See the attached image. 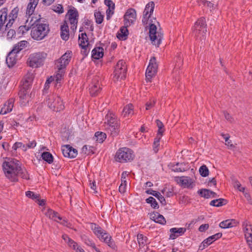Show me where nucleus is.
Here are the masks:
<instances>
[{
    "instance_id": "f257e3e1",
    "label": "nucleus",
    "mask_w": 252,
    "mask_h": 252,
    "mask_svg": "<svg viewBox=\"0 0 252 252\" xmlns=\"http://www.w3.org/2000/svg\"><path fill=\"white\" fill-rule=\"evenodd\" d=\"M16 159L4 161L2 163V169L6 177L10 181L17 182L18 176L22 179L29 180L30 176L27 170L22 168Z\"/></svg>"
},
{
    "instance_id": "f03ea898",
    "label": "nucleus",
    "mask_w": 252,
    "mask_h": 252,
    "mask_svg": "<svg viewBox=\"0 0 252 252\" xmlns=\"http://www.w3.org/2000/svg\"><path fill=\"white\" fill-rule=\"evenodd\" d=\"M33 17H31L29 23L31 29V36L34 40H42L50 31L49 25L44 23L40 18L33 20Z\"/></svg>"
},
{
    "instance_id": "7ed1b4c3",
    "label": "nucleus",
    "mask_w": 252,
    "mask_h": 252,
    "mask_svg": "<svg viewBox=\"0 0 252 252\" xmlns=\"http://www.w3.org/2000/svg\"><path fill=\"white\" fill-rule=\"evenodd\" d=\"M105 129L113 136L118 135L119 131L120 123L115 115L109 112L105 117Z\"/></svg>"
},
{
    "instance_id": "20e7f679",
    "label": "nucleus",
    "mask_w": 252,
    "mask_h": 252,
    "mask_svg": "<svg viewBox=\"0 0 252 252\" xmlns=\"http://www.w3.org/2000/svg\"><path fill=\"white\" fill-rule=\"evenodd\" d=\"M47 57L44 52H37L31 54L27 60L28 65L32 68H37L43 65Z\"/></svg>"
},
{
    "instance_id": "39448f33",
    "label": "nucleus",
    "mask_w": 252,
    "mask_h": 252,
    "mask_svg": "<svg viewBox=\"0 0 252 252\" xmlns=\"http://www.w3.org/2000/svg\"><path fill=\"white\" fill-rule=\"evenodd\" d=\"M135 157L133 151L128 148H120L116 154V160L120 162H126L133 160Z\"/></svg>"
},
{
    "instance_id": "423d86ee",
    "label": "nucleus",
    "mask_w": 252,
    "mask_h": 252,
    "mask_svg": "<svg viewBox=\"0 0 252 252\" xmlns=\"http://www.w3.org/2000/svg\"><path fill=\"white\" fill-rule=\"evenodd\" d=\"M126 62L123 60L119 61L115 67L113 72L114 81L125 79L126 77Z\"/></svg>"
},
{
    "instance_id": "0eeeda50",
    "label": "nucleus",
    "mask_w": 252,
    "mask_h": 252,
    "mask_svg": "<svg viewBox=\"0 0 252 252\" xmlns=\"http://www.w3.org/2000/svg\"><path fill=\"white\" fill-rule=\"evenodd\" d=\"M207 32V24L204 17H201L195 22L194 26L193 32L196 36L201 35L202 39H204Z\"/></svg>"
},
{
    "instance_id": "6e6552de",
    "label": "nucleus",
    "mask_w": 252,
    "mask_h": 252,
    "mask_svg": "<svg viewBox=\"0 0 252 252\" xmlns=\"http://www.w3.org/2000/svg\"><path fill=\"white\" fill-rule=\"evenodd\" d=\"M149 36L152 43L156 46H158L160 44L163 35L157 32V27L153 23V21L150 19Z\"/></svg>"
},
{
    "instance_id": "1a4fd4ad",
    "label": "nucleus",
    "mask_w": 252,
    "mask_h": 252,
    "mask_svg": "<svg viewBox=\"0 0 252 252\" xmlns=\"http://www.w3.org/2000/svg\"><path fill=\"white\" fill-rule=\"evenodd\" d=\"M158 68V64L156 62V58L153 57L150 60L149 65L146 71L147 82H151L153 77L156 75Z\"/></svg>"
},
{
    "instance_id": "9d476101",
    "label": "nucleus",
    "mask_w": 252,
    "mask_h": 252,
    "mask_svg": "<svg viewBox=\"0 0 252 252\" xmlns=\"http://www.w3.org/2000/svg\"><path fill=\"white\" fill-rule=\"evenodd\" d=\"M68 16V20L71 25L70 29L74 32L77 28L78 23L79 13L77 9L73 7L72 9H70L66 15Z\"/></svg>"
},
{
    "instance_id": "9b49d317",
    "label": "nucleus",
    "mask_w": 252,
    "mask_h": 252,
    "mask_svg": "<svg viewBox=\"0 0 252 252\" xmlns=\"http://www.w3.org/2000/svg\"><path fill=\"white\" fill-rule=\"evenodd\" d=\"M125 25L129 27L131 24H133L136 19V10L133 8L127 9L124 16Z\"/></svg>"
},
{
    "instance_id": "f8f14e48",
    "label": "nucleus",
    "mask_w": 252,
    "mask_h": 252,
    "mask_svg": "<svg viewBox=\"0 0 252 252\" xmlns=\"http://www.w3.org/2000/svg\"><path fill=\"white\" fill-rule=\"evenodd\" d=\"M72 52L67 51L65 52L59 60L56 62L57 67H62L65 69L66 66L69 64L72 57Z\"/></svg>"
},
{
    "instance_id": "ddd939ff",
    "label": "nucleus",
    "mask_w": 252,
    "mask_h": 252,
    "mask_svg": "<svg viewBox=\"0 0 252 252\" xmlns=\"http://www.w3.org/2000/svg\"><path fill=\"white\" fill-rule=\"evenodd\" d=\"M155 7V3L154 1H151L148 2L143 12L142 22L144 24H147L149 18L153 13Z\"/></svg>"
},
{
    "instance_id": "4468645a",
    "label": "nucleus",
    "mask_w": 252,
    "mask_h": 252,
    "mask_svg": "<svg viewBox=\"0 0 252 252\" xmlns=\"http://www.w3.org/2000/svg\"><path fill=\"white\" fill-rule=\"evenodd\" d=\"M244 227V231L245 233V238L247 242L249 244L251 250L252 251V228L251 224H248L247 221H245L243 223Z\"/></svg>"
},
{
    "instance_id": "2eb2a0df",
    "label": "nucleus",
    "mask_w": 252,
    "mask_h": 252,
    "mask_svg": "<svg viewBox=\"0 0 252 252\" xmlns=\"http://www.w3.org/2000/svg\"><path fill=\"white\" fill-rule=\"evenodd\" d=\"M99 239L106 243L109 247L115 250L117 248L114 241L112 240L111 236L104 230V233L99 234L97 236Z\"/></svg>"
},
{
    "instance_id": "dca6fc26",
    "label": "nucleus",
    "mask_w": 252,
    "mask_h": 252,
    "mask_svg": "<svg viewBox=\"0 0 252 252\" xmlns=\"http://www.w3.org/2000/svg\"><path fill=\"white\" fill-rule=\"evenodd\" d=\"M18 95L19 96L21 103L22 105H25L29 101L32 94H29V92L26 90H20Z\"/></svg>"
},
{
    "instance_id": "f3484780",
    "label": "nucleus",
    "mask_w": 252,
    "mask_h": 252,
    "mask_svg": "<svg viewBox=\"0 0 252 252\" xmlns=\"http://www.w3.org/2000/svg\"><path fill=\"white\" fill-rule=\"evenodd\" d=\"M89 91L92 96H95L100 93V88L98 81L94 80L90 86Z\"/></svg>"
},
{
    "instance_id": "a211bd4d",
    "label": "nucleus",
    "mask_w": 252,
    "mask_h": 252,
    "mask_svg": "<svg viewBox=\"0 0 252 252\" xmlns=\"http://www.w3.org/2000/svg\"><path fill=\"white\" fill-rule=\"evenodd\" d=\"M14 99L10 98L3 105L0 111V114L4 115L11 112L14 106Z\"/></svg>"
},
{
    "instance_id": "6ab92c4d",
    "label": "nucleus",
    "mask_w": 252,
    "mask_h": 252,
    "mask_svg": "<svg viewBox=\"0 0 252 252\" xmlns=\"http://www.w3.org/2000/svg\"><path fill=\"white\" fill-rule=\"evenodd\" d=\"M19 12V8L17 6L14 8L8 15L9 21L6 25V29H9L10 28L15 19L18 16V13Z\"/></svg>"
},
{
    "instance_id": "aec40b11",
    "label": "nucleus",
    "mask_w": 252,
    "mask_h": 252,
    "mask_svg": "<svg viewBox=\"0 0 252 252\" xmlns=\"http://www.w3.org/2000/svg\"><path fill=\"white\" fill-rule=\"evenodd\" d=\"M186 231V228H172L170 229V232H171L170 239H175L178 236L184 234Z\"/></svg>"
},
{
    "instance_id": "412c9836",
    "label": "nucleus",
    "mask_w": 252,
    "mask_h": 252,
    "mask_svg": "<svg viewBox=\"0 0 252 252\" xmlns=\"http://www.w3.org/2000/svg\"><path fill=\"white\" fill-rule=\"evenodd\" d=\"M69 28L66 21L61 27V36L63 40L67 41L69 38Z\"/></svg>"
},
{
    "instance_id": "4be33fe9",
    "label": "nucleus",
    "mask_w": 252,
    "mask_h": 252,
    "mask_svg": "<svg viewBox=\"0 0 252 252\" xmlns=\"http://www.w3.org/2000/svg\"><path fill=\"white\" fill-rule=\"evenodd\" d=\"M16 54L11 51L8 54L6 58V63L8 67H13L16 63Z\"/></svg>"
},
{
    "instance_id": "5701e85b",
    "label": "nucleus",
    "mask_w": 252,
    "mask_h": 252,
    "mask_svg": "<svg viewBox=\"0 0 252 252\" xmlns=\"http://www.w3.org/2000/svg\"><path fill=\"white\" fill-rule=\"evenodd\" d=\"M45 214L46 216L49 217L50 219H52L58 222H60L59 221L62 220V218L60 216L59 214L52 209H48Z\"/></svg>"
},
{
    "instance_id": "b1692460",
    "label": "nucleus",
    "mask_w": 252,
    "mask_h": 252,
    "mask_svg": "<svg viewBox=\"0 0 252 252\" xmlns=\"http://www.w3.org/2000/svg\"><path fill=\"white\" fill-rule=\"evenodd\" d=\"M39 0H30L26 10V14L31 16L34 11Z\"/></svg>"
},
{
    "instance_id": "393cba45",
    "label": "nucleus",
    "mask_w": 252,
    "mask_h": 252,
    "mask_svg": "<svg viewBox=\"0 0 252 252\" xmlns=\"http://www.w3.org/2000/svg\"><path fill=\"white\" fill-rule=\"evenodd\" d=\"M238 223V221L234 219L226 220L221 221L219 226L222 228H227L235 226Z\"/></svg>"
},
{
    "instance_id": "a878e982",
    "label": "nucleus",
    "mask_w": 252,
    "mask_h": 252,
    "mask_svg": "<svg viewBox=\"0 0 252 252\" xmlns=\"http://www.w3.org/2000/svg\"><path fill=\"white\" fill-rule=\"evenodd\" d=\"M103 48L101 47L94 48L92 51V57L95 60L102 58L104 55Z\"/></svg>"
},
{
    "instance_id": "bb28decb",
    "label": "nucleus",
    "mask_w": 252,
    "mask_h": 252,
    "mask_svg": "<svg viewBox=\"0 0 252 252\" xmlns=\"http://www.w3.org/2000/svg\"><path fill=\"white\" fill-rule=\"evenodd\" d=\"M58 70L56 73V75L54 77L55 78L56 86L57 87L58 84L59 86H61V80L63 78V77L65 72V69L62 68V67H57Z\"/></svg>"
},
{
    "instance_id": "cd10ccee",
    "label": "nucleus",
    "mask_w": 252,
    "mask_h": 252,
    "mask_svg": "<svg viewBox=\"0 0 252 252\" xmlns=\"http://www.w3.org/2000/svg\"><path fill=\"white\" fill-rule=\"evenodd\" d=\"M151 216L153 220L157 223H158L161 224H165L166 223V220L164 217L158 212H154L151 215Z\"/></svg>"
},
{
    "instance_id": "c85d7f7f",
    "label": "nucleus",
    "mask_w": 252,
    "mask_h": 252,
    "mask_svg": "<svg viewBox=\"0 0 252 252\" xmlns=\"http://www.w3.org/2000/svg\"><path fill=\"white\" fill-rule=\"evenodd\" d=\"M127 26L122 27L120 29L121 32H118L117 34V37L118 39L121 40H125L127 39L128 34V31L127 29Z\"/></svg>"
},
{
    "instance_id": "c756f323",
    "label": "nucleus",
    "mask_w": 252,
    "mask_h": 252,
    "mask_svg": "<svg viewBox=\"0 0 252 252\" xmlns=\"http://www.w3.org/2000/svg\"><path fill=\"white\" fill-rule=\"evenodd\" d=\"M7 7H3L0 10V31L7 20Z\"/></svg>"
},
{
    "instance_id": "7c9ffc66",
    "label": "nucleus",
    "mask_w": 252,
    "mask_h": 252,
    "mask_svg": "<svg viewBox=\"0 0 252 252\" xmlns=\"http://www.w3.org/2000/svg\"><path fill=\"white\" fill-rule=\"evenodd\" d=\"M28 43V42L26 40L21 41L17 44L15 45L11 51L15 54H17L22 50L24 49L27 46Z\"/></svg>"
},
{
    "instance_id": "2f4dec72",
    "label": "nucleus",
    "mask_w": 252,
    "mask_h": 252,
    "mask_svg": "<svg viewBox=\"0 0 252 252\" xmlns=\"http://www.w3.org/2000/svg\"><path fill=\"white\" fill-rule=\"evenodd\" d=\"M172 170L174 172H184L187 171L188 169L186 164L184 162H177L176 164L172 165Z\"/></svg>"
},
{
    "instance_id": "473e14b6",
    "label": "nucleus",
    "mask_w": 252,
    "mask_h": 252,
    "mask_svg": "<svg viewBox=\"0 0 252 252\" xmlns=\"http://www.w3.org/2000/svg\"><path fill=\"white\" fill-rule=\"evenodd\" d=\"M53 105H55V110H53L54 111L59 112L63 110L64 108L63 103L61 98L57 95L56 98V101H55Z\"/></svg>"
},
{
    "instance_id": "72a5a7b5",
    "label": "nucleus",
    "mask_w": 252,
    "mask_h": 252,
    "mask_svg": "<svg viewBox=\"0 0 252 252\" xmlns=\"http://www.w3.org/2000/svg\"><path fill=\"white\" fill-rule=\"evenodd\" d=\"M227 200L223 198H219L212 200L210 203V205L215 207H220L227 203Z\"/></svg>"
},
{
    "instance_id": "f704fd0d",
    "label": "nucleus",
    "mask_w": 252,
    "mask_h": 252,
    "mask_svg": "<svg viewBox=\"0 0 252 252\" xmlns=\"http://www.w3.org/2000/svg\"><path fill=\"white\" fill-rule=\"evenodd\" d=\"M133 114V106L132 104H129L124 107L122 115L124 117L128 116L130 115Z\"/></svg>"
},
{
    "instance_id": "c9c22d12",
    "label": "nucleus",
    "mask_w": 252,
    "mask_h": 252,
    "mask_svg": "<svg viewBox=\"0 0 252 252\" xmlns=\"http://www.w3.org/2000/svg\"><path fill=\"white\" fill-rule=\"evenodd\" d=\"M137 237V240L140 248L144 247L147 244L148 239L146 236L142 234H138Z\"/></svg>"
},
{
    "instance_id": "e433bc0d",
    "label": "nucleus",
    "mask_w": 252,
    "mask_h": 252,
    "mask_svg": "<svg viewBox=\"0 0 252 252\" xmlns=\"http://www.w3.org/2000/svg\"><path fill=\"white\" fill-rule=\"evenodd\" d=\"M78 41L80 46L89 44L88 38L87 33L85 32L79 35Z\"/></svg>"
},
{
    "instance_id": "4c0bfd02",
    "label": "nucleus",
    "mask_w": 252,
    "mask_h": 252,
    "mask_svg": "<svg viewBox=\"0 0 252 252\" xmlns=\"http://www.w3.org/2000/svg\"><path fill=\"white\" fill-rule=\"evenodd\" d=\"M222 236L221 233H217L213 235L209 236L207 239H205L204 241L207 243L208 246L211 245L213 242L221 238Z\"/></svg>"
},
{
    "instance_id": "58836bf2",
    "label": "nucleus",
    "mask_w": 252,
    "mask_h": 252,
    "mask_svg": "<svg viewBox=\"0 0 252 252\" xmlns=\"http://www.w3.org/2000/svg\"><path fill=\"white\" fill-rule=\"evenodd\" d=\"M41 157L44 160L49 164H51L53 162V156L50 152H44L41 155Z\"/></svg>"
},
{
    "instance_id": "ea45409f",
    "label": "nucleus",
    "mask_w": 252,
    "mask_h": 252,
    "mask_svg": "<svg viewBox=\"0 0 252 252\" xmlns=\"http://www.w3.org/2000/svg\"><path fill=\"white\" fill-rule=\"evenodd\" d=\"M56 98H57L56 95L51 94L48 96V99L46 100L48 106L52 110H55V106L53 104L56 101Z\"/></svg>"
},
{
    "instance_id": "a19ab883",
    "label": "nucleus",
    "mask_w": 252,
    "mask_h": 252,
    "mask_svg": "<svg viewBox=\"0 0 252 252\" xmlns=\"http://www.w3.org/2000/svg\"><path fill=\"white\" fill-rule=\"evenodd\" d=\"M91 228L97 236H98L99 234H102V233H104V230L96 223H92Z\"/></svg>"
},
{
    "instance_id": "79ce46f5",
    "label": "nucleus",
    "mask_w": 252,
    "mask_h": 252,
    "mask_svg": "<svg viewBox=\"0 0 252 252\" xmlns=\"http://www.w3.org/2000/svg\"><path fill=\"white\" fill-rule=\"evenodd\" d=\"M94 136L96 138V141L99 143H102L106 138V134L102 132L97 131Z\"/></svg>"
},
{
    "instance_id": "37998d69",
    "label": "nucleus",
    "mask_w": 252,
    "mask_h": 252,
    "mask_svg": "<svg viewBox=\"0 0 252 252\" xmlns=\"http://www.w3.org/2000/svg\"><path fill=\"white\" fill-rule=\"evenodd\" d=\"M211 190L208 189H199L197 191L198 194L205 198H209L211 197Z\"/></svg>"
},
{
    "instance_id": "c03bdc74",
    "label": "nucleus",
    "mask_w": 252,
    "mask_h": 252,
    "mask_svg": "<svg viewBox=\"0 0 252 252\" xmlns=\"http://www.w3.org/2000/svg\"><path fill=\"white\" fill-rule=\"evenodd\" d=\"M180 182L185 187L189 188L192 183V180L188 177H182L180 178Z\"/></svg>"
},
{
    "instance_id": "a18cd8bd",
    "label": "nucleus",
    "mask_w": 252,
    "mask_h": 252,
    "mask_svg": "<svg viewBox=\"0 0 252 252\" xmlns=\"http://www.w3.org/2000/svg\"><path fill=\"white\" fill-rule=\"evenodd\" d=\"M94 149L95 148L93 146L84 145L82 148V151L86 155H91L94 154Z\"/></svg>"
},
{
    "instance_id": "49530a36",
    "label": "nucleus",
    "mask_w": 252,
    "mask_h": 252,
    "mask_svg": "<svg viewBox=\"0 0 252 252\" xmlns=\"http://www.w3.org/2000/svg\"><path fill=\"white\" fill-rule=\"evenodd\" d=\"M146 202L148 204H150L151 206L154 209H158L159 208L158 203L153 197L150 196L147 198Z\"/></svg>"
},
{
    "instance_id": "de8ad7c7",
    "label": "nucleus",
    "mask_w": 252,
    "mask_h": 252,
    "mask_svg": "<svg viewBox=\"0 0 252 252\" xmlns=\"http://www.w3.org/2000/svg\"><path fill=\"white\" fill-rule=\"evenodd\" d=\"M71 148L72 147L69 145H65L62 147V153L65 157L69 158V156H70V155H69V153L70 150H71Z\"/></svg>"
},
{
    "instance_id": "09e8293b",
    "label": "nucleus",
    "mask_w": 252,
    "mask_h": 252,
    "mask_svg": "<svg viewBox=\"0 0 252 252\" xmlns=\"http://www.w3.org/2000/svg\"><path fill=\"white\" fill-rule=\"evenodd\" d=\"M95 22L97 24H101L104 19V15H102L100 11L95 12L94 13Z\"/></svg>"
},
{
    "instance_id": "8fccbe9b",
    "label": "nucleus",
    "mask_w": 252,
    "mask_h": 252,
    "mask_svg": "<svg viewBox=\"0 0 252 252\" xmlns=\"http://www.w3.org/2000/svg\"><path fill=\"white\" fill-rule=\"evenodd\" d=\"M175 59V62H176L175 67L178 68H180V67L183 64V63L182 56L181 55V54H178L176 56Z\"/></svg>"
},
{
    "instance_id": "3c124183",
    "label": "nucleus",
    "mask_w": 252,
    "mask_h": 252,
    "mask_svg": "<svg viewBox=\"0 0 252 252\" xmlns=\"http://www.w3.org/2000/svg\"><path fill=\"white\" fill-rule=\"evenodd\" d=\"M199 171L201 176L203 177H206L209 175V169L205 165H202L200 167Z\"/></svg>"
},
{
    "instance_id": "603ef678",
    "label": "nucleus",
    "mask_w": 252,
    "mask_h": 252,
    "mask_svg": "<svg viewBox=\"0 0 252 252\" xmlns=\"http://www.w3.org/2000/svg\"><path fill=\"white\" fill-rule=\"evenodd\" d=\"M26 195L28 197L34 200L35 201L36 200V199H38L39 197H40L39 194L35 193L33 192L30 190L26 192Z\"/></svg>"
},
{
    "instance_id": "864d4df0",
    "label": "nucleus",
    "mask_w": 252,
    "mask_h": 252,
    "mask_svg": "<svg viewBox=\"0 0 252 252\" xmlns=\"http://www.w3.org/2000/svg\"><path fill=\"white\" fill-rule=\"evenodd\" d=\"M52 10L56 13L62 14L64 12L63 6L62 4L53 5Z\"/></svg>"
},
{
    "instance_id": "5fc2aeb1",
    "label": "nucleus",
    "mask_w": 252,
    "mask_h": 252,
    "mask_svg": "<svg viewBox=\"0 0 252 252\" xmlns=\"http://www.w3.org/2000/svg\"><path fill=\"white\" fill-rule=\"evenodd\" d=\"M160 139V136H157L154 140L153 143V150L155 153H157L158 151V146H159V141Z\"/></svg>"
},
{
    "instance_id": "6e6d98bb",
    "label": "nucleus",
    "mask_w": 252,
    "mask_h": 252,
    "mask_svg": "<svg viewBox=\"0 0 252 252\" xmlns=\"http://www.w3.org/2000/svg\"><path fill=\"white\" fill-rule=\"evenodd\" d=\"M29 19H28L26 21V25L25 26H21L19 28V31L20 32H22L23 34L24 32L29 31L30 28V26H29Z\"/></svg>"
},
{
    "instance_id": "4d7b16f0",
    "label": "nucleus",
    "mask_w": 252,
    "mask_h": 252,
    "mask_svg": "<svg viewBox=\"0 0 252 252\" xmlns=\"http://www.w3.org/2000/svg\"><path fill=\"white\" fill-rule=\"evenodd\" d=\"M221 135L225 139L226 145L229 146L231 148H233L235 147V146L232 144L231 141L229 140V136L228 135L226 136L224 134H222Z\"/></svg>"
},
{
    "instance_id": "13d9d810",
    "label": "nucleus",
    "mask_w": 252,
    "mask_h": 252,
    "mask_svg": "<svg viewBox=\"0 0 252 252\" xmlns=\"http://www.w3.org/2000/svg\"><path fill=\"white\" fill-rule=\"evenodd\" d=\"M32 83H30L28 82L23 81V84L21 90H26L27 92H30L32 87Z\"/></svg>"
},
{
    "instance_id": "bf43d9fd",
    "label": "nucleus",
    "mask_w": 252,
    "mask_h": 252,
    "mask_svg": "<svg viewBox=\"0 0 252 252\" xmlns=\"http://www.w3.org/2000/svg\"><path fill=\"white\" fill-rule=\"evenodd\" d=\"M84 243L88 246L92 247L93 249H94L95 247V244L89 238L85 236L83 239Z\"/></svg>"
},
{
    "instance_id": "052dcab7",
    "label": "nucleus",
    "mask_w": 252,
    "mask_h": 252,
    "mask_svg": "<svg viewBox=\"0 0 252 252\" xmlns=\"http://www.w3.org/2000/svg\"><path fill=\"white\" fill-rule=\"evenodd\" d=\"M104 3L108 7V9H115V5L112 0H104Z\"/></svg>"
},
{
    "instance_id": "680f3d73",
    "label": "nucleus",
    "mask_w": 252,
    "mask_h": 252,
    "mask_svg": "<svg viewBox=\"0 0 252 252\" xmlns=\"http://www.w3.org/2000/svg\"><path fill=\"white\" fill-rule=\"evenodd\" d=\"M156 104V100H150L146 103V109L147 110H150L151 108L153 107Z\"/></svg>"
},
{
    "instance_id": "e2e57ef3",
    "label": "nucleus",
    "mask_w": 252,
    "mask_h": 252,
    "mask_svg": "<svg viewBox=\"0 0 252 252\" xmlns=\"http://www.w3.org/2000/svg\"><path fill=\"white\" fill-rule=\"evenodd\" d=\"M34 78V76L32 73H28L24 78L25 81L28 82L30 83H32L33 80Z\"/></svg>"
},
{
    "instance_id": "0e129e2a",
    "label": "nucleus",
    "mask_w": 252,
    "mask_h": 252,
    "mask_svg": "<svg viewBox=\"0 0 252 252\" xmlns=\"http://www.w3.org/2000/svg\"><path fill=\"white\" fill-rule=\"evenodd\" d=\"M145 192L148 194H151L156 198L159 196L160 193L158 191L153 190L152 189H148L146 190Z\"/></svg>"
},
{
    "instance_id": "69168bd1",
    "label": "nucleus",
    "mask_w": 252,
    "mask_h": 252,
    "mask_svg": "<svg viewBox=\"0 0 252 252\" xmlns=\"http://www.w3.org/2000/svg\"><path fill=\"white\" fill-rule=\"evenodd\" d=\"M234 187L237 188V189H238L240 191L244 193V191H245V188L241 187V185L239 182L236 181L235 183Z\"/></svg>"
},
{
    "instance_id": "338daca9",
    "label": "nucleus",
    "mask_w": 252,
    "mask_h": 252,
    "mask_svg": "<svg viewBox=\"0 0 252 252\" xmlns=\"http://www.w3.org/2000/svg\"><path fill=\"white\" fill-rule=\"evenodd\" d=\"M83 24L85 26H90V31H94V26L92 24V21L91 20H89L88 19L85 20L84 22H83Z\"/></svg>"
},
{
    "instance_id": "774afa93",
    "label": "nucleus",
    "mask_w": 252,
    "mask_h": 252,
    "mask_svg": "<svg viewBox=\"0 0 252 252\" xmlns=\"http://www.w3.org/2000/svg\"><path fill=\"white\" fill-rule=\"evenodd\" d=\"M209 224H208V223L203 224L199 226V227L198 228V230L201 232H205L206 230H207L209 228Z\"/></svg>"
}]
</instances>
